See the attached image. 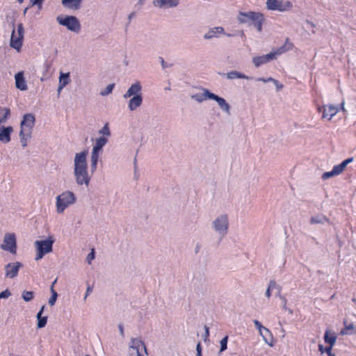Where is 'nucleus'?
<instances>
[{
    "instance_id": "1",
    "label": "nucleus",
    "mask_w": 356,
    "mask_h": 356,
    "mask_svg": "<svg viewBox=\"0 0 356 356\" xmlns=\"http://www.w3.org/2000/svg\"><path fill=\"white\" fill-rule=\"evenodd\" d=\"M87 154L86 151H83L76 154L74 158V175L76 182L79 185L88 186L90 180L87 170Z\"/></svg>"
},
{
    "instance_id": "2",
    "label": "nucleus",
    "mask_w": 356,
    "mask_h": 356,
    "mask_svg": "<svg viewBox=\"0 0 356 356\" xmlns=\"http://www.w3.org/2000/svg\"><path fill=\"white\" fill-rule=\"evenodd\" d=\"M35 116L32 113H26L21 122V130L19 133L21 143L23 147L27 145V140L31 138L32 129L35 125Z\"/></svg>"
},
{
    "instance_id": "3",
    "label": "nucleus",
    "mask_w": 356,
    "mask_h": 356,
    "mask_svg": "<svg viewBox=\"0 0 356 356\" xmlns=\"http://www.w3.org/2000/svg\"><path fill=\"white\" fill-rule=\"evenodd\" d=\"M238 19L242 24L252 23L259 32L262 30V24L264 18V15L259 13L241 12L238 15Z\"/></svg>"
},
{
    "instance_id": "4",
    "label": "nucleus",
    "mask_w": 356,
    "mask_h": 356,
    "mask_svg": "<svg viewBox=\"0 0 356 356\" xmlns=\"http://www.w3.org/2000/svg\"><path fill=\"white\" fill-rule=\"evenodd\" d=\"M76 197L74 194L70 191H65L56 197V211L58 213H62L70 204L75 202Z\"/></svg>"
},
{
    "instance_id": "5",
    "label": "nucleus",
    "mask_w": 356,
    "mask_h": 356,
    "mask_svg": "<svg viewBox=\"0 0 356 356\" xmlns=\"http://www.w3.org/2000/svg\"><path fill=\"white\" fill-rule=\"evenodd\" d=\"M53 243L54 241L50 239L36 241L35 242V245L37 249L35 260H40L44 256V254L51 252L52 251Z\"/></svg>"
},
{
    "instance_id": "6",
    "label": "nucleus",
    "mask_w": 356,
    "mask_h": 356,
    "mask_svg": "<svg viewBox=\"0 0 356 356\" xmlns=\"http://www.w3.org/2000/svg\"><path fill=\"white\" fill-rule=\"evenodd\" d=\"M24 26L22 24H19L17 25V33L15 29H13L10 38V47L19 51L22 46L23 39H24Z\"/></svg>"
},
{
    "instance_id": "7",
    "label": "nucleus",
    "mask_w": 356,
    "mask_h": 356,
    "mask_svg": "<svg viewBox=\"0 0 356 356\" xmlns=\"http://www.w3.org/2000/svg\"><path fill=\"white\" fill-rule=\"evenodd\" d=\"M58 22L66 26L69 30L78 33L81 29V25L78 19L74 16L57 17Z\"/></svg>"
},
{
    "instance_id": "8",
    "label": "nucleus",
    "mask_w": 356,
    "mask_h": 356,
    "mask_svg": "<svg viewBox=\"0 0 356 356\" xmlns=\"http://www.w3.org/2000/svg\"><path fill=\"white\" fill-rule=\"evenodd\" d=\"M1 249L8 251L13 254L17 253V243L16 238L14 234L6 233L4 235L3 243L1 245Z\"/></svg>"
},
{
    "instance_id": "9",
    "label": "nucleus",
    "mask_w": 356,
    "mask_h": 356,
    "mask_svg": "<svg viewBox=\"0 0 356 356\" xmlns=\"http://www.w3.org/2000/svg\"><path fill=\"white\" fill-rule=\"evenodd\" d=\"M266 6L269 10H278L280 12L289 10L293 7L291 1H283V0H267Z\"/></svg>"
},
{
    "instance_id": "10",
    "label": "nucleus",
    "mask_w": 356,
    "mask_h": 356,
    "mask_svg": "<svg viewBox=\"0 0 356 356\" xmlns=\"http://www.w3.org/2000/svg\"><path fill=\"white\" fill-rule=\"evenodd\" d=\"M353 161V158H348L343 161H342L340 164L336 165L333 167L332 170L329 172H325L322 175V179L323 180H326L332 177L337 176L342 173L347 165L351 163Z\"/></svg>"
},
{
    "instance_id": "11",
    "label": "nucleus",
    "mask_w": 356,
    "mask_h": 356,
    "mask_svg": "<svg viewBox=\"0 0 356 356\" xmlns=\"http://www.w3.org/2000/svg\"><path fill=\"white\" fill-rule=\"evenodd\" d=\"M319 112H322V118L330 120L339 112L338 106L334 105H325L318 108Z\"/></svg>"
},
{
    "instance_id": "12",
    "label": "nucleus",
    "mask_w": 356,
    "mask_h": 356,
    "mask_svg": "<svg viewBox=\"0 0 356 356\" xmlns=\"http://www.w3.org/2000/svg\"><path fill=\"white\" fill-rule=\"evenodd\" d=\"M21 267H22V264L19 261L8 264L5 266L6 277L9 278L15 277L17 275L19 270Z\"/></svg>"
},
{
    "instance_id": "13",
    "label": "nucleus",
    "mask_w": 356,
    "mask_h": 356,
    "mask_svg": "<svg viewBox=\"0 0 356 356\" xmlns=\"http://www.w3.org/2000/svg\"><path fill=\"white\" fill-rule=\"evenodd\" d=\"M206 95L209 99H213L216 101L219 105V106L227 113H229V105L227 103L225 99L218 97V95L209 92V90H206Z\"/></svg>"
},
{
    "instance_id": "14",
    "label": "nucleus",
    "mask_w": 356,
    "mask_h": 356,
    "mask_svg": "<svg viewBox=\"0 0 356 356\" xmlns=\"http://www.w3.org/2000/svg\"><path fill=\"white\" fill-rule=\"evenodd\" d=\"M213 224L216 231L225 233L228 227V220L227 216H222L217 218L214 221Z\"/></svg>"
},
{
    "instance_id": "15",
    "label": "nucleus",
    "mask_w": 356,
    "mask_h": 356,
    "mask_svg": "<svg viewBox=\"0 0 356 356\" xmlns=\"http://www.w3.org/2000/svg\"><path fill=\"white\" fill-rule=\"evenodd\" d=\"M273 60H274L273 54H270V52L269 54H266V55L254 57L252 61H253L254 65L257 67H258L260 65L265 64L266 63H268Z\"/></svg>"
},
{
    "instance_id": "16",
    "label": "nucleus",
    "mask_w": 356,
    "mask_h": 356,
    "mask_svg": "<svg viewBox=\"0 0 356 356\" xmlns=\"http://www.w3.org/2000/svg\"><path fill=\"white\" fill-rule=\"evenodd\" d=\"M293 47V44L289 42V38L286 40L284 44L275 50H273L270 52V54H273V58L275 59L277 56L281 55L286 51L291 49Z\"/></svg>"
},
{
    "instance_id": "17",
    "label": "nucleus",
    "mask_w": 356,
    "mask_h": 356,
    "mask_svg": "<svg viewBox=\"0 0 356 356\" xmlns=\"http://www.w3.org/2000/svg\"><path fill=\"white\" fill-rule=\"evenodd\" d=\"M130 347L136 350L137 356H143L140 353L143 349L146 351V347L144 342L138 339H132Z\"/></svg>"
},
{
    "instance_id": "18",
    "label": "nucleus",
    "mask_w": 356,
    "mask_h": 356,
    "mask_svg": "<svg viewBox=\"0 0 356 356\" xmlns=\"http://www.w3.org/2000/svg\"><path fill=\"white\" fill-rule=\"evenodd\" d=\"M141 91V86L139 82H137L131 86V87L128 89L127 92L124 95V97L125 99L130 97L133 95H141L140 94Z\"/></svg>"
},
{
    "instance_id": "19",
    "label": "nucleus",
    "mask_w": 356,
    "mask_h": 356,
    "mask_svg": "<svg viewBox=\"0 0 356 356\" xmlns=\"http://www.w3.org/2000/svg\"><path fill=\"white\" fill-rule=\"evenodd\" d=\"M13 131L12 127H2L0 129V141L7 143L10 141V134Z\"/></svg>"
},
{
    "instance_id": "20",
    "label": "nucleus",
    "mask_w": 356,
    "mask_h": 356,
    "mask_svg": "<svg viewBox=\"0 0 356 356\" xmlns=\"http://www.w3.org/2000/svg\"><path fill=\"white\" fill-rule=\"evenodd\" d=\"M15 78L16 87L21 90H26L27 89V85L24 80L23 72H19L15 74Z\"/></svg>"
},
{
    "instance_id": "21",
    "label": "nucleus",
    "mask_w": 356,
    "mask_h": 356,
    "mask_svg": "<svg viewBox=\"0 0 356 356\" xmlns=\"http://www.w3.org/2000/svg\"><path fill=\"white\" fill-rule=\"evenodd\" d=\"M179 0H154L153 3L156 7H172L178 4Z\"/></svg>"
},
{
    "instance_id": "22",
    "label": "nucleus",
    "mask_w": 356,
    "mask_h": 356,
    "mask_svg": "<svg viewBox=\"0 0 356 356\" xmlns=\"http://www.w3.org/2000/svg\"><path fill=\"white\" fill-rule=\"evenodd\" d=\"M81 3V0H62V4L64 7L72 10H78Z\"/></svg>"
},
{
    "instance_id": "23",
    "label": "nucleus",
    "mask_w": 356,
    "mask_h": 356,
    "mask_svg": "<svg viewBox=\"0 0 356 356\" xmlns=\"http://www.w3.org/2000/svg\"><path fill=\"white\" fill-rule=\"evenodd\" d=\"M143 102L141 95H136L131 99H130L129 102V108L131 111L136 110L138 107H139Z\"/></svg>"
},
{
    "instance_id": "24",
    "label": "nucleus",
    "mask_w": 356,
    "mask_h": 356,
    "mask_svg": "<svg viewBox=\"0 0 356 356\" xmlns=\"http://www.w3.org/2000/svg\"><path fill=\"white\" fill-rule=\"evenodd\" d=\"M224 32L222 27H214L211 29L204 36V39H210L213 37H217L218 34H221Z\"/></svg>"
},
{
    "instance_id": "25",
    "label": "nucleus",
    "mask_w": 356,
    "mask_h": 356,
    "mask_svg": "<svg viewBox=\"0 0 356 356\" xmlns=\"http://www.w3.org/2000/svg\"><path fill=\"white\" fill-rule=\"evenodd\" d=\"M44 306H42L40 310V312L37 314V318H38V324L37 326L38 328H42L44 327L47 322V316H42V314L43 312Z\"/></svg>"
},
{
    "instance_id": "26",
    "label": "nucleus",
    "mask_w": 356,
    "mask_h": 356,
    "mask_svg": "<svg viewBox=\"0 0 356 356\" xmlns=\"http://www.w3.org/2000/svg\"><path fill=\"white\" fill-rule=\"evenodd\" d=\"M324 341L329 345L334 346L337 341V337L334 333H331L329 330H326L324 335Z\"/></svg>"
},
{
    "instance_id": "27",
    "label": "nucleus",
    "mask_w": 356,
    "mask_h": 356,
    "mask_svg": "<svg viewBox=\"0 0 356 356\" xmlns=\"http://www.w3.org/2000/svg\"><path fill=\"white\" fill-rule=\"evenodd\" d=\"M325 222H329V219L324 215H318L313 216L310 218V223L314 224H323Z\"/></svg>"
},
{
    "instance_id": "28",
    "label": "nucleus",
    "mask_w": 356,
    "mask_h": 356,
    "mask_svg": "<svg viewBox=\"0 0 356 356\" xmlns=\"http://www.w3.org/2000/svg\"><path fill=\"white\" fill-rule=\"evenodd\" d=\"M100 152L101 151H95V149H92V156H91L92 170H95L97 168V165Z\"/></svg>"
},
{
    "instance_id": "29",
    "label": "nucleus",
    "mask_w": 356,
    "mask_h": 356,
    "mask_svg": "<svg viewBox=\"0 0 356 356\" xmlns=\"http://www.w3.org/2000/svg\"><path fill=\"white\" fill-rule=\"evenodd\" d=\"M10 115V111L8 108L0 106V124L6 122Z\"/></svg>"
},
{
    "instance_id": "30",
    "label": "nucleus",
    "mask_w": 356,
    "mask_h": 356,
    "mask_svg": "<svg viewBox=\"0 0 356 356\" xmlns=\"http://www.w3.org/2000/svg\"><path fill=\"white\" fill-rule=\"evenodd\" d=\"M107 139L104 137H99L95 141V144L93 147V149H95V151H101L102 147L106 144Z\"/></svg>"
},
{
    "instance_id": "31",
    "label": "nucleus",
    "mask_w": 356,
    "mask_h": 356,
    "mask_svg": "<svg viewBox=\"0 0 356 356\" xmlns=\"http://www.w3.org/2000/svg\"><path fill=\"white\" fill-rule=\"evenodd\" d=\"M227 76V78L229 79H249V77L248 76H246L245 74L240 73L236 71H232L230 72H228Z\"/></svg>"
},
{
    "instance_id": "32",
    "label": "nucleus",
    "mask_w": 356,
    "mask_h": 356,
    "mask_svg": "<svg viewBox=\"0 0 356 356\" xmlns=\"http://www.w3.org/2000/svg\"><path fill=\"white\" fill-rule=\"evenodd\" d=\"M69 74H63L62 73L60 76L59 79V87L58 90L63 89L68 83H69Z\"/></svg>"
},
{
    "instance_id": "33",
    "label": "nucleus",
    "mask_w": 356,
    "mask_h": 356,
    "mask_svg": "<svg viewBox=\"0 0 356 356\" xmlns=\"http://www.w3.org/2000/svg\"><path fill=\"white\" fill-rule=\"evenodd\" d=\"M56 280H55L52 283L51 286V296L49 300V304L51 306L55 304L57 297H58L57 292L54 289V284L56 283Z\"/></svg>"
},
{
    "instance_id": "34",
    "label": "nucleus",
    "mask_w": 356,
    "mask_h": 356,
    "mask_svg": "<svg viewBox=\"0 0 356 356\" xmlns=\"http://www.w3.org/2000/svg\"><path fill=\"white\" fill-rule=\"evenodd\" d=\"M22 298L26 302L31 301L34 298V293L33 291H24L22 293Z\"/></svg>"
},
{
    "instance_id": "35",
    "label": "nucleus",
    "mask_w": 356,
    "mask_h": 356,
    "mask_svg": "<svg viewBox=\"0 0 356 356\" xmlns=\"http://www.w3.org/2000/svg\"><path fill=\"white\" fill-rule=\"evenodd\" d=\"M254 324L255 325L256 327L259 331L260 334L263 337V338L265 340V341L267 342V339L266 338V335H264V333H263V329H264V327L257 320H254Z\"/></svg>"
},
{
    "instance_id": "36",
    "label": "nucleus",
    "mask_w": 356,
    "mask_h": 356,
    "mask_svg": "<svg viewBox=\"0 0 356 356\" xmlns=\"http://www.w3.org/2000/svg\"><path fill=\"white\" fill-rule=\"evenodd\" d=\"M206 90H204V92L202 94H196L193 95V98H194L199 102H201L207 99H209L208 97L206 95Z\"/></svg>"
},
{
    "instance_id": "37",
    "label": "nucleus",
    "mask_w": 356,
    "mask_h": 356,
    "mask_svg": "<svg viewBox=\"0 0 356 356\" xmlns=\"http://www.w3.org/2000/svg\"><path fill=\"white\" fill-rule=\"evenodd\" d=\"M114 86H115L114 83H111V84L108 85L106 86V88L100 92V94L102 96H105V95H107L110 94L112 92V90H113V88H114Z\"/></svg>"
},
{
    "instance_id": "38",
    "label": "nucleus",
    "mask_w": 356,
    "mask_h": 356,
    "mask_svg": "<svg viewBox=\"0 0 356 356\" xmlns=\"http://www.w3.org/2000/svg\"><path fill=\"white\" fill-rule=\"evenodd\" d=\"M228 337L225 336L220 340V352L225 350L227 348Z\"/></svg>"
},
{
    "instance_id": "39",
    "label": "nucleus",
    "mask_w": 356,
    "mask_h": 356,
    "mask_svg": "<svg viewBox=\"0 0 356 356\" xmlns=\"http://www.w3.org/2000/svg\"><path fill=\"white\" fill-rule=\"evenodd\" d=\"M353 328H354V325L353 323L347 325L345 326V327L343 329L341 330V334H342V335L348 334H350L349 330H353Z\"/></svg>"
},
{
    "instance_id": "40",
    "label": "nucleus",
    "mask_w": 356,
    "mask_h": 356,
    "mask_svg": "<svg viewBox=\"0 0 356 356\" xmlns=\"http://www.w3.org/2000/svg\"><path fill=\"white\" fill-rule=\"evenodd\" d=\"M99 134H102L106 136H110V131L108 124H106L104 127L99 131Z\"/></svg>"
},
{
    "instance_id": "41",
    "label": "nucleus",
    "mask_w": 356,
    "mask_h": 356,
    "mask_svg": "<svg viewBox=\"0 0 356 356\" xmlns=\"http://www.w3.org/2000/svg\"><path fill=\"white\" fill-rule=\"evenodd\" d=\"M10 292L6 289L2 292L0 293V299L1 298H7L10 296Z\"/></svg>"
},
{
    "instance_id": "42",
    "label": "nucleus",
    "mask_w": 356,
    "mask_h": 356,
    "mask_svg": "<svg viewBox=\"0 0 356 356\" xmlns=\"http://www.w3.org/2000/svg\"><path fill=\"white\" fill-rule=\"evenodd\" d=\"M94 258H95V251H94V250L92 249V251H91V252H90V253H89V254H88V257H87V260H88V263H89V264H90L91 261H92V259H94Z\"/></svg>"
},
{
    "instance_id": "43",
    "label": "nucleus",
    "mask_w": 356,
    "mask_h": 356,
    "mask_svg": "<svg viewBox=\"0 0 356 356\" xmlns=\"http://www.w3.org/2000/svg\"><path fill=\"white\" fill-rule=\"evenodd\" d=\"M258 81H263V82H264V83H266V82H268V81H273L274 83H277V80H275V79H273V78H271V77H270V78H268V79H264V78H259V79H258Z\"/></svg>"
},
{
    "instance_id": "44",
    "label": "nucleus",
    "mask_w": 356,
    "mask_h": 356,
    "mask_svg": "<svg viewBox=\"0 0 356 356\" xmlns=\"http://www.w3.org/2000/svg\"><path fill=\"white\" fill-rule=\"evenodd\" d=\"M197 356H202V348H201V343L199 342L197 345Z\"/></svg>"
},
{
    "instance_id": "45",
    "label": "nucleus",
    "mask_w": 356,
    "mask_h": 356,
    "mask_svg": "<svg viewBox=\"0 0 356 356\" xmlns=\"http://www.w3.org/2000/svg\"><path fill=\"white\" fill-rule=\"evenodd\" d=\"M263 333H264V335H266V338L267 340H268V336L269 337L271 336V333H270V330L268 328L265 327H264V329H263Z\"/></svg>"
},
{
    "instance_id": "46",
    "label": "nucleus",
    "mask_w": 356,
    "mask_h": 356,
    "mask_svg": "<svg viewBox=\"0 0 356 356\" xmlns=\"http://www.w3.org/2000/svg\"><path fill=\"white\" fill-rule=\"evenodd\" d=\"M277 286L276 282L274 280H270L268 284V288L273 289Z\"/></svg>"
},
{
    "instance_id": "47",
    "label": "nucleus",
    "mask_w": 356,
    "mask_h": 356,
    "mask_svg": "<svg viewBox=\"0 0 356 356\" xmlns=\"http://www.w3.org/2000/svg\"><path fill=\"white\" fill-rule=\"evenodd\" d=\"M332 347H333V346H331V345H329L328 346H326L325 348V353H326L327 354L332 353Z\"/></svg>"
},
{
    "instance_id": "48",
    "label": "nucleus",
    "mask_w": 356,
    "mask_h": 356,
    "mask_svg": "<svg viewBox=\"0 0 356 356\" xmlns=\"http://www.w3.org/2000/svg\"><path fill=\"white\" fill-rule=\"evenodd\" d=\"M43 0H31L32 5H41Z\"/></svg>"
},
{
    "instance_id": "49",
    "label": "nucleus",
    "mask_w": 356,
    "mask_h": 356,
    "mask_svg": "<svg viewBox=\"0 0 356 356\" xmlns=\"http://www.w3.org/2000/svg\"><path fill=\"white\" fill-rule=\"evenodd\" d=\"M318 350L321 352V354L325 353V348L322 344L318 345Z\"/></svg>"
},
{
    "instance_id": "50",
    "label": "nucleus",
    "mask_w": 356,
    "mask_h": 356,
    "mask_svg": "<svg viewBox=\"0 0 356 356\" xmlns=\"http://www.w3.org/2000/svg\"><path fill=\"white\" fill-rule=\"evenodd\" d=\"M271 290H272L271 289H270V288H268V289H267V290H266V297H267V298H270V296H271V292H270V291H271Z\"/></svg>"
},
{
    "instance_id": "51",
    "label": "nucleus",
    "mask_w": 356,
    "mask_h": 356,
    "mask_svg": "<svg viewBox=\"0 0 356 356\" xmlns=\"http://www.w3.org/2000/svg\"><path fill=\"white\" fill-rule=\"evenodd\" d=\"M204 329H205V337H208L209 336V329L207 325L204 326Z\"/></svg>"
},
{
    "instance_id": "52",
    "label": "nucleus",
    "mask_w": 356,
    "mask_h": 356,
    "mask_svg": "<svg viewBox=\"0 0 356 356\" xmlns=\"http://www.w3.org/2000/svg\"><path fill=\"white\" fill-rule=\"evenodd\" d=\"M119 330H120V334L124 336V327H123V325H119Z\"/></svg>"
},
{
    "instance_id": "53",
    "label": "nucleus",
    "mask_w": 356,
    "mask_h": 356,
    "mask_svg": "<svg viewBox=\"0 0 356 356\" xmlns=\"http://www.w3.org/2000/svg\"><path fill=\"white\" fill-rule=\"evenodd\" d=\"M160 59L161 60V64H162L163 67L165 68L166 66L165 65V61H164L163 58H160Z\"/></svg>"
},
{
    "instance_id": "54",
    "label": "nucleus",
    "mask_w": 356,
    "mask_h": 356,
    "mask_svg": "<svg viewBox=\"0 0 356 356\" xmlns=\"http://www.w3.org/2000/svg\"><path fill=\"white\" fill-rule=\"evenodd\" d=\"M281 298H282V300L284 302V307H286V299L285 298H284V297H281Z\"/></svg>"
},
{
    "instance_id": "55",
    "label": "nucleus",
    "mask_w": 356,
    "mask_h": 356,
    "mask_svg": "<svg viewBox=\"0 0 356 356\" xmlns=\"http://www.w3.org/2000/svg\"><path fill=\"white\" fill-rule=\"evenodd\" d=\"M89 292H90V287H88V289H87L86 296L89 293Z\"/></svg>"
},
{
    "instance_id": "56",
    "label": "nucleus",
    "mask_w": 356,
    "mask_h": 356,
    "mask_svg": "<svg viewBox=\"0 0 356 356\" xmlns=\"http://www.w3.org/2000/svg\"><path fill=\"white\" fill-rule=\"evenodd\" d=\"M327 356H335V355L332 353L327 354Z\"/></svg>"
},
{
    "instance_id": "57",
    "label": "nucleus",
    "mask_w": 356,
    "mask_h": 356,
    "mask_svg": "<svg viewBox=\"0 0 356 356\" xmlns=\"http://www.w3.org/2000/svg\"><path fill=\"white\" fill-rule=\"evenodd\" d=\"M199 248H200V247H199L198 245H197V247H196V252H198Z\"/></svg>"
},
{
    "instance_id": "58",
    "label": "nucleus",
    "mask_w": 356,
    "mask_h": 356,
    "mask_svg": "<svg viewBox=\"0 0 356 356\" xmlns=\"http://www.w3.org/2000/svg\"><path fill=\"white\" fill-rule=\"evenodd\" d=\"M134 14V13H131L130 15H129V18H131Z\"/></svg>"
},
{
    "instance_id": "59",
    "label": "nucleus",
    "mask_w": 356,
    "mask_h": 356,
    "mask_svg": "<svg viewBox=\"0 0 356 356\" xmlns=\"http://www.w3.org/2000/svg\"><path fill=\"white\" fill-rule=\"evenodd\" d=\"M275 83L277 85V86H279V84H277L278 81L277 83Z\"/></svg>"
},
{
    "instance_id": "60",
    "label": "nucleus",
    "mask_w": 356,
    "mask_h": 356,
    "mask_svg": "<svg viewBox=\"0 0 356 356\" xmlns=\"http://www.w3.org/2000/svg\"><path fill=\"white\" fill-rule=\"evenodd\" d=\"M278 88H282V85H280V86H278Z\"/></svg>"
},
{
    "instance_id": "61",
    "label": "nucleus",
    "mask_w": 356,
    "mask_h": 356,
    "mask_svg": "<svg viewBox=\"0 0 356 356\" xmlns=\"http://www.w3.org/2000/svg\"><path fill=\"white\" fill-rule=\"evenodd\" d=\"M85 356H90L89 355H86Z\"/></svg>"
}]
</instances>
